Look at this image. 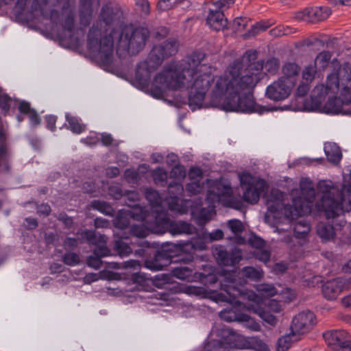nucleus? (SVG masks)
<instances>
[{"instance_id":"obj_1","label":"nucleus","mask_w":351,"mask_h":351,"mask_svg":"<svg viewBox=\"0 0 351 351\" xmlns=\"http://www.w3.org/2000/svg\"><path fill=\"white\" fill-rule=\"evenodd\" d=\"M206 54L199 51L192 53L186 59L182 71L164 69L158 73L150 86L155 98L165 96L167 90L190 88L188 104L192 110L202 107L205 96L214 83L210 102L225 111L241 112H258L252 94V89L261 80L263 61H256L258 51H247L241 58L229 64L223 74L214 78L213 68L203 64Z\"/></svg>"},{"instance_id":"obj_2","label":"nucleus","mask_w":351,"mask_h":351,"mask_svg":"<svg viewBox=\"0 0 351 351\" xmlns=\"http://www.w3.org/2000/svg\"><path fill=\"white\" fill-rule=\"evenodd\" d=\"M149 36L148 29L135 28L133 23H93L87 36L89 52L106 65L112 62L114 42L117 50L132 54L143 50Z\"/></svg>"},{"instance_id":"obj_3","label":"nucleus","mask_w":351,"mask_h":351,"mask_svg":"<svg viewBox=\"0 0 351 351\" xmlns=\"http://www.w3.org/2000/svg\"><path fill=\"white\" fill-rule=\"evenodd\" d=\"M261 276V273L252 267H245L241 271H226L221 282V289L228 296L221 295V300L231 304H240L241 302L237 300V298L241 297L243 300H247L249 303L245 304L246 307L263 318V294H256L252 291L243 289V285L247 283V279L258 280Z\"/></svg>"},{"instance_id":"obj_4","label":"nucleus","mask_w":351,"mask_h":351,"mask_svg":"<svg viewBox=\"0 0 351 351\" xmlns=\"http://www.w3.org/2000/svg\"><path fill=\"white\" fill-rule=\"evenodd\" d=\"M29 29L47 38L58 40L62 45L78 47L84 40L89 23H24Z\"/></svg>"},{"instance_id":"obj_5","label":"nucleus","mask_w":351,"mask_h":351,"mask_svg":"<svg viewBox=\"0 0 351 351\" xmlns=\"http://www.w3.org/2000/svg\"><path fill=\"white\" fill-rule=\"evenodd\" d=\"M208 184L210 186L206 195L208 208H202L199 210L195 208L191 209V215L199 225H204L210 220L215 214L216 203L220 202L226 206L234 207L232 189L229 182L223 180H208Z\"/></svg>"},{"instance_id":"obj_6","label":"nucleus","mask_w":351,"mask_h":351,"mask_svg":"<svg viewBox=\"0 0 351 351\" xmlns=\"http://www.w3.org/2000/svg\"><path fill=\"white\" fill-rule=\"evenodd\" d=\"M178 48L179 43L176 39H169L162 44L154 46L147 58L136 67L135 79L138 84L143 87H148L152 73L165 58L175 55Z\"/></svg>"},{"instance_id":"obj_7","label":"nucleus","mask_w":351,"mask_h":351,"mask_svg":"<svg viewBox=\"0 0 351 351\" xmlns=\"http://www.w3.org/2000/svg\"><path fill=\"white\" fill-rule=\"evenodd\" d=\"M317 189L322 193L320 201L316 204L318 210L324 212L327 219L339 216L342 213V204L344 201L342 191L325 181L319 182Z\"/></svg>"},{"instance_id":"obj_8","label":"nucleus","mask_w":351,"mask_h":351,"mask_svg":"<svg viewBox=\"0 0 351 351\" xmlns=\"http://www.w3.org/2000/svg\"><path fill=\"white\" fill-rule=\"evenodd\" d=\"M311 210L309 205L302 203L300 199H293V204H285L282 202H276L267 207V212L265 213V221L274 218L276 222L280 223L284 220L290 221L299 216L309 214Z\"/></svg>"},{"instance_id":"obj_9","label":"nucleus","mask_w":351,"mask_h":351,"mask_svg":"<svg viewBox=\"0 0 351 351\" xmlns=\"http://www.w3.org/2000/svg\"><path fill=\"white\" fill-rule=\"evenodd\" d=\"M80 234L88 243L95 245L94 255L88 258L87 264L95 269H99L102 264L101 258L111 255L110 250L106 246L107 238L104 234H97L95 231L88 230L82 231Z\"/></svg>"},{"instance_id":"obj_10","label":"nucleus","mask_w":351,"mask_h":351,"mask_svg":"<svg viewBox=\"0 0 351 351\" xmlns=\"http://www.w3.org/2000/svg\"><path fill=\"white\" fill-rule=\"evenodd\" d=\"M128 215L136 221H144L141 225H133L131 228L132 235L137 237H145L149 232H160L159 225L156 223L158 213L148 214L143 207L134 208Z\"/></svg>"},{"instance_id":"obj_11","label":"nucleus","mask_w":351,"mask_h":351,"mask_svg":"<svg viewBox=\"0 0 351 351\" xmlns=\"http://www.w3.org/2000/svg\"><path fill=\"white\" fill-rule=\"evenodd\" d=\"M234 4L233 0H218L215 2L207 3L204 7V12L206 14V22H239V20L246 19V17L236 16L230 19L227 10Z\"/></svg>"},{"instance_id":"obj_12","label":"nucleus","mask_w":351,"mask_h":351,"mask_svg":"<svg viewBox=\"0 0 351 351\" xmlns=\"http://www.w3.org/2000/svg\"><path fill=\"white\" fill-rule=\"evenodd\" d=\"M239 180L243 191V199L250 204L256 203L260 197L259 190L263 186V180H258L246 172L239 174Z\"/></svg>"},{"instance_id":"obj_13","label":"nucleus","mask_w":351,"mask_h":351,"mask_svg":"<svg viewBox=\"0 0 351 351\" xmlns=\"http://www.w3.org/2000/svg\"><path fill=\"white\" fill-rule=\"evenodd\" d=\"M156 223L159 225L160 232H164L169 230L173 234H193L195 230L191 224L184 221L173 222L171 221L167 211H161L158 213Z\"/></svg>"},{"instance_id":"obj_14","label":"nucleus","mask_w":351,"mask_h":351,"mask_svg":"<svg viewBox=\"0 0 351 351\" xmlns=\"http://www.w3.org/2000/svg\"><path fill=\"white\" fill-rule=\"evenodd\" d=\"M322 336L326 344L332 349L351 351V336L346 330H327Z\"/></svg>"},{"instance_id":"obj_15","label":"nucleus","mask_w":351,"mask_h":351,"mask_svg":"<svg viewBox=\"0 0 351 351\" xmlns=\"http://www.w3.org/2000/svg\"><path fill=\"white\" fill-rule=\"evenodd\" d=\"M316 317L311 311H302L292 319L290 329L292 336L308 332L315 325Z\"/></svg>"},{"instance_id":"obj_16","label":"nucleus","mask_w":351,"mask_h":351,"mask_svg":"<svg viewBox=\"0 0 351 351\" xmlns=\"http://www.w3.org/2000/svg\"><path fill=\"white\" fill-rule=\"evenodd\" d=\"M169 193L173 195L165 198L164 200L168 205L169 209L180 214L186 213L191 202L189 200L180 201L177 197V195L182 194L184 191L183 186L180 183H171L169 185Z\"/></svg>"},{"instance_id":"obj_17","label":"nucleus","mask_w":351,"mask_h":351,"mask_svg":"<svg viewBox=\"0 0 351 351\" xmlns=\"http://www.w3.org/2000/svg\"><path fill=\"white\" fill-rule=\"evenodd\" d=\"M294 85L292 80L282 77L267 86L265 94L273 100H283L289 97Z\"/></svg>"},{"instance_id":"obj_18","label":"nucleus","mask_w":351,"mask_h":351,"mask_svg":"<svg viewBox=\"0 0 351 351\" xmlns=\"http://www.w3.org/2000/svg\"><path fill=\"white\" fill-rule=\"evenodd\" d=\"M351 289V278H337L327 281L322 286V293L328 300H334L343 289Z\"/></svg>"},{"instance_id":"obj_19","label":"nucleus","mask_w":351,"mask_h":351,"mask_svg":"<svg viewBox=\"0 0 351 351\" xmlns=\"http://www.w3.org/2000/svg\"><path fill=\"white\" fill-rule=\"evenodd\" d=\"M227 332L228 334V337L226 339L224 343L217 340H211L205 345V350L225 351V344H228L231 348H235L242 349L244 348V343L241 336L237 335L234 331L230 329L227 330Z\"/></svg>"},{"instance_id":"obj_20","label":"nucleus","mask_w":351,"mask_h":351,"mask_svg":"<svg viewBox=\"0 0 351 351\" xmlns=\"http://www.w3.org/2000/svg\"><path fill=\"white\" fill-rule=\"evenodd\" d=\"M99 19L100 22H123L125 14L119 5L108 2L102 5Z\"/></svg>"},{"instance_id":"obj_21","label":"nucleus","mask_w":351,"mask_h":351,"mask_svg":"<svg viewBox=\"0 0 351 351\" xmlns=\"http://www.w3.org/2000/svg\"><path fill=\"white\" fill-rule=\"evenodd\" d=\"M214 255L217 263L225 266H233L242 259V254L240 250L235 248L230 252H228L222 246L215 249Z\"/></svg>"},{"instance_id":"obj_22","label":"nucleus","mask_w":351,"mask_h":351,"mask_svg":"<svg viewBox=\"0 0 351 351\" xmlns=\"http://www.w3.org/2000/svg\"><path fill=\"white\" fill-rule=\"evenodd\" d=\"M326 95V88L324 84L316 86L312 90L310 97L304 101V110L307 111L320 110Z\"/></svg>"},{"instance_id":"obj_23","label":"nucleus","mask_w":351,"mask_h":351,"mask_svg":"<svg viewBox=\"0 0 351 351\" xmlns=\"http://www.w3.org/2000/svg\"><path fill=\"white\" fill-rule=\"evenodd\" d=\"M172 256L168 250L162 249L156 252L154 258L146 260L145 266L152 271L162 270L165 267L171 263Z\"/></svg>"},{"instance_id":"obj_24","label":"nucleus","mask_w":351,"mask_h":351,"mask_svg":"<svg viewBox=\"0 0 351 351\" xmlns=\"http://www.w3.org/2000/svg\"><path fill=\"white\" fill-rule=\"evenodd\" d=\"M100 0H79L78 13L80 22H90Z\"/></svg>"},{"instance_id":"obj_25","label":"nucleus","mask_w":351,"mask_h":351,"mask_svg":"<svg viewBox=\"0 0 351 351\" xmlns=\"http://www.w3.org/2000/svg\"><path fill=\"white\" fill-rule=\"evenodd\" d=\"M339 75L341 78V95L346 96L347 101L351 99V64L348 62L344 63L339 68Z\"/></svg>"},{"instance_id":"obj_26","label":"nucleus","mask_w":351,"mask_h":351,"mask_svg":"<svg viewBox=\"0 0 351 351\" xmlns=\"http://www.w3.org/2000/svg\"><path fill=\"white\" fill-rule=\"evenodd\" d=\"M300 188L301 196L298 199H300L302 203H306L307 205L313 202L315 197L313 182L308 178H302L300 182Z\"/></svg>"},{"instance_id":"obj_27","label":"nucleus","mask_w":351,"mask_h":351,"mask_svg":"<svg viewBox=\"0 0 351 351\" xmlns=\"http://www.w3.org/2000/svg\"><path fill=\"white\" fill-rule=\"evenodd\" d=\"M204 234L202 237L193 238L190 241L186 242H179L171 247L176 248L182 252H189L191 250H204L206 248Z\"/></svg>"},{"instance_id":"obj_28","label":"nucleus","mask_w":351,"mask_h":351,"mask_svg":"<svg viewBox=\"0 0 351 351\" xmlns=\"http://www.w3.org/2000/svg\"><path fill=\"white\" fill-rule=\"evenodd\" d=\"M270 252L265 250V265L275 275L280 276L287 273L290 263L287 261L272 262L269 260Z\"/></svg>"},{"instance_id":"obj_29","label":"nucleus","mask_w":351,"mask_h":351,"mask_svg":"<svg viewBox=\"0 0 351 351\" xmlns=\"http://www.w3.org/2000/svg\"><path fill=\"white\" fill-rule=\"evenodd\" d=\"M145 195L152 209V213H147L148 214H153L154 212L158 213L161 211H165L162 208V199L157 191L151 188L147 189L145 191Z\"/></svg>"},{"instance_id":"obj_30","label":"nucleus","mask_w":351,"mask_h":351,"mask_svg":"<svg viewBox=\"0 0 351 351\" xmlns=\"http://www.w3.org/2000/svg\"><path fill=\"white\" fill-rule=\"evenodd\" d=\"M324 152L329 162L337 165L339 164L342 154L340 147L335 143H326L324 145Z\"/></svg>"},{"instance_id":"obj_31","label":"nucleus","mask_w":351,"mask_h":351,"mask_svg":"<svg viewBox=\"0 0 351 351\" xmlns=\"http://www.w3.org/2000/svg\"><path fill=\"white\" fill-rule=\"evenodd\" d=\"M310 10L311 22L313 21H325L332 13L330 8L326 6L310 8Z\"/></svg>"},{"instance_id":"obj_32","label":"nucleus","mask_w":351,"mask_h":351,"mask_svg":"<svg viewBox=\"0 0 351 351\" xmlns=\"http://www.w3.org/2000/svg\"><path fill=\"white\" fill-rule=\"evenodd\" d=\"M342 104H345V100L341 101L338 97L328 99L325 104L324 108L326 113L338 114L342 109Z\"/></svg>"},{"instance_id":"obj_33","label":"nucleus","mask_w":351,"mask_h":351,"mask_svg":"<svg viewBox=\"0 0 351 351\" xmlns=\"http://www.w3.org/2000/svg\"><path fill=\"white\" fill-rule=\"evenodd\" d=\"M341 77L339 75V69L337 72H333L328 75L326 80V93L328 91H334L339 88L341 85Z\"/></svg>"},{"instance_id":"obj_34","label":"nucleus","mask_w":351,"mask_h":351,"mask_svg":"<svg viewBox=\"0 0 351 351\" xmlns=\"http://www.w3.org/2000/svg\"><path fill=\"white\" fill-rule=\"evenodd\" d=\"M318 235L324 241H329L334 238L335 232L332 225L320 223L317 226Z\"/></svg>"},{"instance_id":"obj_35","label":"nucleus","mask_w":351,"mask_h":351,"mask_svg":"<svg viewBox=\"0 0 351 351\" xmlns=\"http://www.w3.org/2000/svg\"><path fill=\"white\" fill-rule=\"evenodd\" d=\"M228 226L230 230L235 234V236L238 237L237 242L240 244L243 243L245 242V239L239 237L244 230V226L243 223L238 219H231L228 221Z\"/></svg>"},{"instance_id":"obj_36","label":"nucleus","mask_w":351,"mask_h":351,"mask_svg":"<svg viewBox=\"0 0 351 351\" xmlns=\"http://www.w3.org/2000/svg\"><path fill=\"white\" fill-rule=\"evenodd\" d=\"M310 224L306 220H300L296 222L293 232L295 237L303 239L310 232Z\"/></svg>"},{"instance_id":"obj_37","label":"nucleus","mask_w":351,"mask_h":351,"mask_svg":"<svg viewBox=\"0 0 351 351\" xmlns=\"http://www.w3.org/2000/svg\"><path fill=\"white\" fill-rule=\"evenodd\" d=\"M172 274L180 280L190 281L193 279V269L188 267H178L172 270Z\"/></svg>"},{"instance_id":"obj_38","label":"nucleus","mask_w":351,"mask_h":351,"mask_svg":"<svg viewBox=\"0 0 351 351\" xmlns=\"http://www.w3.org/2000/svg\"><path fill=\"white\" fill-rule=\"evenodd\" d=\"M122 239H128V237H121L120 239L116 241L114 249L121 257H124L130 254L132 250L129 244L123 241Z\"/></svg>"},{"instance_id":"obj_39","label":"nucleus","mask_w":351,"mask_h":351,"mask_svg":"<svg viewBox=\"0 0 351 351\" xmlns=\"http://www.w3.org/2000/svg\"><path fill=\"white\" fill-rule=\"evenodd\" d=\"M65 117L69 128L73 132L80 134L84 130V126L80 124L78 118L71 116L69 113H66Z\"/></svg>"},{"instance_id":"obj_40","label":"nucleus","mask_w":351,"mask_h":351,"mask_svg":"<svg viewBox=\"0 0 351 351\" xmlns=\"http://www.w3.org/2000/svg\"><path fill=\"white\" fill-rule=\"evenodd\" d=\"M300 71V66L293 62H287L282 67V72L285 75L284 79H290L297 76Z\"/></svg>"},{"instance_id":"obj_41","label":"nucleus","mask_w":351,"mask_h":351,"mask_svg":"<svg viewBox=\"0 0 351 351\" xmlns=\"http://www.w3.org/2000/svg\"><path fill=\"white\" fill-rule=\"evenodd\" d=\"M330 59L331 53L329 51H322L317 56L315 60V65L324 69L327 67Z\"/></svg>"},{"instance_id":"obj_42","label":"nucleus","mask_w":351,"mask_h":351,"mask_svg":"<svg viewBox=\"0 0 351 351\" xmlns=\"http://www.w3.org/2000/svg\"><path fill=\"white\" fill-rule=\"evenodd\" d=\"M265 309L269 313H278L282 311V306L278 300L268 298L265 299Z\"/></svg>"},{"instance_id":"obj_43","label":"nucleus","mask_w":351,"mask_h":351,"mask_svg":"<svg viewBox=\"0 0 351 351\" xmlns=\"http://www.w3.org/2000/svg\"><path fill=\"white\" fill-rule=\"evenodd\" d=\"M63 263L69 266H76L80 262V256L75 252H66L62 256Z\"/></svg>"},{"instance_id":"obj_44","label":"nucleus","mask_w":351,"mask_h":351,"mask_svg":"<svg viewBox=\"0 0 351 351\" xmlns=\"http://www.w3.org/2000/svg\"><path fill=\"white\" fill-rule=\"evenodd\" d=\"M152 176L156 184L165 182L167 179V173L162 167L154 169L152 172Z\"/></svg>"},{"instance_id":"obj_45","label":"nucleus","mask_w":351,"mask_h":351,"mask_svg":"<svg viewBox=\"0 0 351 351\" xmlns=\"http://www.w3.org/2000/svg\"><path fill=\"white\" fill-rule=\"evenodd\" d=\"M186 176V169L182 165H176L170 172V177L178 180H182Z\"/></svg>"},{"instance_id":"obj_46","label":"nucleus","mask_w":351,"mask_h":351,"mask_svg":"<svg viewBox=\"0 0 351 351\" xmlns=\"http://www.w3.org/2000/svg\"><path fill=\"white\" fill-rule=\"evenodd\" d=\"M291 332L285 336L282 337L278 341V351H287L291 344Z\"/></svg>"},{"instance_id":"obj_47","label":"nucleus","mask_w":351,"mask_h":351,"mask_svg":"<svg viewBox=\"0 0 351 351\" xmlns=\"http://www.w3.org/2000/svg\"><path fill=\"white\" fill-rule=\"evenodd\" d=\"M279 66V60L276 58H271L265 63V68L271 75L275 74L278 71Z\"/></svg>"},{"instance_id":"obj_48","label":"nucleus","mask_w":351,"mask_h":351,"mask_svg":"<svg viewBox=\"0 0 351 351\" xmlns=\"http://www.w3.org/2000/svg\"><path fill=\"white\" fill-rule=\"evenodd\" d=\"M316 72L315 65H308L304 68L302 72V77L307 82H311L314 79Z\"/></svg>"},{"instance_id":"obj_49","label":"nucleus","mask_w":351,"mask_h":351,"mask_svg":"<svg viewBox=\"0 0 351 351\" xmlns=\"http://www.w3.org/2000/svg\"><path fill=\"white\" fill-rule=\"evenodd\" d=\"M292 32H293L289 27H287V28L285 29L284 25H280L278 27L274 28L269 31V34L271 36H274L276 37H278V36H284V35H289V34H291Z\"/></svg>"},{"instance_id":"obj_50","label":"nucleus","mask_w":351,"mask_h":351,"mask_svg":"<svg viewBox=\"0 0 351 351\" xmlns=\"http://www.w3.org/2000/svg\"><path fill=\"white\" fill-rule=\"evenodd\" d=\"M223 232L220 229H217L212 232H204V238L206 239V241H218L223 238Z\"/></svg>"},{"instance_id":"obj_51","label":"nucleus","mask_w":351,"mask_h":351,"mask_svg":"<svg viewBox=\"0 0 351 351\" xmlns=\"http://www.w3.org/2000/svg\"><path fill=\"white\" fill-rule=\"evenodd\" d=\"M310 8H306L295 14L294 19L297 21H304L311 22Z\"/></svg>"},{"instance_id":"obj_52","label":"nucleus","mask_w":351,"mask_h":351,"mask_svg":"<svg viewBox=\"0 0 351 351\" xmlns=\"http://www.w3.org/2000/svg\"><path fill=\"white\" fill-rule=\"evenodd\" d=\"M177 2L175 0H159L157 4V8L159 11H167L173 8Z\"/></svg>"},{"instance_id":"obj_53","label":"nucleus","mask_w":351,"mask_h":351,"mask_svg":"<svg viewBox=\"0 0 351 351\" xmlns=\"http://www.w3.org/2000/svg\"><path fill=\"white\" fill-rule=\"evenodd\" d=\"M132 210L130 211H128L127 213H126V216L125 217H123V216H121V215H119L115 221H114V225L116 226V228H119V229H124L125 228H127L129 225H130V221L128 220V219L127 218V217H130V215H128V214L131 212Z\"/></svg>"},{"instance_id":"obj_54","label":"nucleus","mask_w":351,"mask_h":351,"mask_svg":"<svg viewBox=\"0 0 351 351\" xmlns=\"http://www.w3.org/2000/svg\"><path fill=\"white\" fill-rule=\"evenodd\" d=\"M189 177L193 182H199L202 178V171L199 167H191L189 171Z\"/></svg>"},{"instance_id":"obj_55","label":"nucleus","mask_w":351,"mask_h":351,"mask_svg":"<svg viewBox=\"0 0 351 351\" xmlns=\"http://www.w3.org/2000/svg\"><path fill=\"white\" fill-rule=\"evenodd\" d=\"M124 176L129 183H136L139 178L138 171L134 169H127L125 171Z\"/></svg>"},{"instance_id":"obj_56","label":"nucleus","mask_w":351,"mask_h":351,"mask_svg":"<svg viewBox=\"0 0 351 351\" xmlns=\"http://www.w3.org/2000/svg\"><path fill=\"white\" fill-rule=\"evenodd\" d=\"M92 206L94 208L105 213H110L112 210L111 207L104 202L94 201Z\"/></svg>"},{"instance_id":"obj_57","label":"nucleus","mask_w":351,"mask_h":351,"mask_svg":"<svg viewBox=\"0 0 351 351\" xmlns=\"http://www.w3.org/2000/svg\"><path fill=\"white\" fill-rule=\"evenodd\" d=\"M202 186L198 182H191L186 185V191L191 195H196L201 192Z\"/></svg>"},{"instance_id":"obj_58","label":"nucleus","mask_w":351,"mask_h":351,"mask_svg":"<svg viewBox=\"0 0 351 351\" xmlns=\"http://www.w3.org/2000/svg\"><path fill=\"white\" fill-rule=\"evenodd\" d=\"M6 159V145L5 143V136L0 134V165L5 164Z\"/></svg>"},{"instance_id":"obj_59","label":"nucleus","mask_w":351,"mask_h":351,"mask_svg":"<svg viewBox=\"0 0 351 351\" xmlns=\"http://www.w3.org/2000/svg\"><path fill=\"white\" fill-rule=\"evenodd\" d=\"M136 5L140 10L142 15H147L149 13L150 7L147 0H137Z\"/></svg>"},{"instance_id":"obj_60","label":"nucleus","mask_w":351,"mask_h":351,"mask_svg":"<svg viewBox=\"0 0 351 351\" xmlns=\"http://www.w3.org/2000/svg\"><path fill=\"white\" fill-rule=\"evenodd\" d=\"M108 193L109 195L115 199H119L123 195L122 190L117 184L110 186L108 189Z\"/></svg>"},{"instance_id":"obj_61","label":"nucleus","mask_w":351,"mask_h":351,"mask_svg":"<svg viewBox=\"0 0 351 351\" xmlns=\"http://www.w3.org/2000/svg\"><path fill=\"white\" fill-rule=\"evenodd\" d=\"M277 293L278 291L274 285L265 283V299L273 297Z\"/></svg>"},{"instance_id":"obj_62","label":"nucleus","mask_w":351,"mask_h":351,"mask_svg":"<svg viewBox=\"0 0 351 351\" xmlns=\"http://www.w3.org/2000/svg\"><path fill=\"white\" fill-rule=\"evenodd\" d=\"M248 243L255 248H261L263 245V240L254 234L250 236Z\"/></svg>"},{"instance_id":"obj_63","label":"nucleus","mask_w":351,"mask_h":351,"mask_svg":"<svg viewBox=\"0 0 351 351\" xmlns=\"http://www.w3.org/2000/svg\"><path fill=\"white\" fill-rule=\"evenodd\" d=\"M278 322L276 316L270 313L269 312L266 311L265 309V322L269 324L271 326H275Z\"/></svg>"},{"instance_id":"obj_64","label":"nucleus","mask_w":351,"mask_h":351,"mask_svg":"<svg viewBox=\"0 0 351 351\" xmlns=\"http://www.w3.org/2000/svg\"><path fill=\"white\" fill-rule=\"evenodd\" d=\"M309 90V84L308 83L303 82L298 87L296 95L298 97H304L307 94Z\"/></svg>"}]
</instances>
